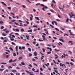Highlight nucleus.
Returning <instances> with one entry per match:
<instances>
[{
	"label": "nucleus",
	"instance_id": "nucleus-1",
	"mask_svg": "<svg viewBox=\"0 0 75 75\" xmlns=\"http://www.w3.org/2000/svg\"><path fill=\"white\" fill-rule=\"evenodd\" d=\"M1 3L3 4L4 6H7V5L5 4V3L3 1L1 2Z\"/></svg>",
	"mask_w": 75,
	"mask_h": 75
},
{
	"label": "nucleus",
	"instance_id": "nucleus-2",
	"mask_svg": "<svg viewBox=\"0 0 75 75\" xmlns=\"http://www.w3.org/2000/svg\"><path fill=\"white\" fill-rule=\"evenodd\" d=\"M35 19H36L37 20H38V21H39V20H40V18H39L38 17H35Z\"/></svg>",
	"mask_w": 75,
	"mask_h": 75
},
{
	"label": "nucleus",
	"instance_id": "nucleus-3",
	"mask_svg": "<svg viewBox=\"0 0 75 75\" xmlns=\"http://www.w3.org/2000/svg\"><path fill=\"white\" fill-rule=\"evenodd\" d=\"M16 65H17V63H14L12 64V66H13L14 67H16Z\"/></svg>",
	"mask_w": 75,
	"mask_h": 75
},
{
	"label": "nucleus",
	"instance_id": "nucleus-4",
	"mask_svg": "<svg viewBox=\"0 0 75 75\" xmlns=\"http://www.w3.org/2000/svg\"><path fill=\"white\" fill-rule=\"evenodd\" d=\"M64 66H65V65L63 64H62V63H60V66H62V67H64Z\"/></svg>",
	"mask_w": 75,
	"mask_h": 75
},
{
	"label": "nucleus",
	"instance_id": "nucleus-5",
	"mask_svg": "<svg viewBox=\"0 0 75 75\" xmlns=\"http://www.w3.org/2000/svg\"><path fill=\"white\" fill-rule=\"evenodd\" d=\"M36 51H35L34 52V55L35 56H37V55H38V54H37V53H36Z\"/></svg>",
	"mask_w": 75,
	"mask_h": 75
},
{
	"label": "nucleus",
	"instance_id": "nucleus-6",
	"mask_svg": "<svg viewBox=\"0 0 75 75\" xmlns=\"http://www.w3.org/2000/svg\"><path fill=\"white\" fill-rule=\"evenodd\" d=\"M9 63H11V62H13V60L12 59H10L8 61Z\"/></svg>",
	"mask_w": 75,
	"mask_h": 75
},
{
	"label": "nucleus",
	"instance_id": "nucleus-7",
	"mask_svg": "<svg viewBox=\"0 0 75 75\" xmlns=\"http://www.w3.org/2000/svg\"><path fill=\"white\" fill-rule=\"evenodd\" d=\"M32 31H33V30H32V29H30L29 30H28L27 31L29 33L32 32Z\"/></svg>",
	"mask_w": 75,
	"mask_h": 75
},
{
	"label": "nucleus",
	"instance_id": "nucleus-8",
	"mask_svg": "<svg viewBox=\"0 0 75 75\" xmlns=\"http://www.w3.org/2000/svg\"><path fill=\"white\" fill-rule=\"evenodd\" d=\"M26 37L27 40H30V38H29V36L28 35H26Z\"/></svg>",
	"mask_w": 75,
	"mask_h": 75
},
{
	"label": "nucleus",
	"instance_id": "nucleus-9",
	"mask_svg": "<svg viewBox=\"0 0 75 75\" xmlns=\"http://www.w3.org/2000/svg\"><path fill=\"white\" fill-rule=\"evenodd\" d=\"M2 35H3V36H6V35H7V34H4V32H3L2 33Z\"/></svg>",
	"mask_w": 75,
	"mask_h": 75
},
{
	"label": "nucleus",
	"instance_id": "nucleus-10",
	"mask_svg": "<svg viewBox=\"0 0 75 75\" xmlns=\"http://www.w3.org/2000/svg\"><path fill=\"white\" fill-rule=\"evenodd\" d=\"M12 72H17V70H12Z\"/></svg>",
	"mask_w": 75,
	"mask_h": 75
},
{
	"label": "nucleus",
	"instance_id": "nucleus-11",
	"mask_svg": "<svg viewBox=\"0 0 75 75\" xmlns=\"http://www.w3.org/2000/svg\"><path fill=\"white\" fill-rule=\"evenodd\" d=\"M10 40L11 41H14V39L13 38V37H12L10 39Z\"/></svg>",
	"mask_w": 75,
	"mask_h": 75
},
{
	"label": "nucleus",
	"instance_id": "nucleus-12",
	"mask_svg": "<svg viewBox=\"0 0 75 75\" xmlns=\"http://www.w3.org/2000/svg\"><path fill=\"white\" fill-rule=\"evenodd\" d=\"M1 64H3V65H5V64H7V63H6L1 62Z\"/></svg>",
	"mask_w": 75,
	"mask_h": 75
},
{
	"label": "nucleus",
	"instance_id": "nucleus-13",
	"mask_svg": "<svg viewBox=\"0 0 75 75\" xmlns=\"http://www.w3.org/2000/svg\"><path fill=\"white\" fill-rule=\"evenodd\" d=\"M21 65H25V63H24L23 62H21Z\"/></svg>",
	"mask_w": 75,
	"mask_h": 75
},
{
	"label": "nucleus",
	"instance_id": "nucleus-14",
	"mask_svg": "<svg viewBox=\"0 0 75 75\" xmlns=\"http://www.w3.org/2000/svg\"><path fill=\"white\" fill-rule=\"evenodd\" d=\"M17 54H16L15 53H13V56L14 57H16V56Z\"/></svg>",
	"mask_w": 75,
	"mask_h": 75
},
{
	"label": "nucleus",
	"instance_id": "nucleus-15",
	"mask_svg": "<svg viewBox=\"0 0 75 75\" xmlns=\"http://www.w3.org/2000/svg\"><path fill=\"white\" fill-rule=\"evenodd\" d=\"M15 30L16 31H17V32H19V31H20V30L18 29H15Z\"/></svg>",
	"mask_w": 75,
	"mask_h": 75
},
{
	"label": "nucleus",
	"instance_id": "nucleus-16",
	"mask_svg": "<svg viewBox=\"0 0 75 75\" xmlns=\"http://www.w3.org/2000/svg\"><path fill=\"white\" fill-rule=\"evenodd\" d=\"M22 58H23V57L21 56V57H19L18 59L19 60H20V59H22Z\"/></svg>",
	"mask_w": 75,
	"mask_h": 75
},
{
	"label": "nucleus",
	"instance_id": "nucleus-17",
	"mask_svg": "<svg viewBox=\"0 0 75 75\" xmlns=\"http://www.w3.org/2000/svg\"><path fill=\"white\" fill-rule=\"evenodd\" d=\"M3 28H4V26H2L1 27V28H0V29L1 30H3Z\"/></svg>",
	"mask_w": 75,
	"mask_h": 75
},
{
	"label": "nucleus",
	"instance_id": "nucleus-18",
	"mask_svg": "<svg viewBox=\"0 0 75 75\" xmlns=\"http://www.w3.org/2000/svg\"><path fill=\"white\" fill-rule=\"evenodd\" d=\"M16 51H18V47L17 46H16Z\"/></svg>",
	"mask_w": 75,
	"mask_h": 75
},
{
	"label": "nucleus",
	"instance_id": "nucleus-19",
	"mask_svg": "<svg viewBox=\"0 0 75 75\" xmlns=\"http://www.w3.org/2000/svg\"><path fill=\"white\" fill-rule=\"evenodd\" d=\"M25 71L26 72H27V73H32L28 71H27V70H25Z\"/></svg>",
	"mask_w": 75,
	"mask_h": 75
},
{
	"label": "nucleus",
	"instance_id": "nucleus-20",
	"mask_svg": "<svg viewBox=\"0 0 75 75\" xmlns=\"http://www.w3.org/2000/svg\"><path fill=\"white\" fill-rule=\"evenodd\" d=\"M10 13L11 14H12V15H13V16H15V15L14 14V13H13V12H11Z\"/></svg>",
	"mask_w": 75,
	"mask_h": 75
},
{
	"label": "nucleus",
	"instance_id": "nucleus-21",
	"mask_svg": "<svg viewBox=\"0 0 75 75\" xmlns=\"http://www.w3.org/2000/svg\"><path fill=\"white\" fill-rule=\"evenodd\" d=\"M68 21H69V18H68L66 21V22H67V23H68Z\"/></svg>",
	"mask_w": 75,
	"mask_h": 75
},
{
	"label": "nucleus",
	"instance_id": "nucleus-22",
	"mask_svg": "<svg viewBox=\"0 0 75 75\" xmlns=\"http://www.w3.org/2000/svg\"><path fill=\"white\" fill-rule=\"evenodd\" d=\"M17 59H15V60H13V62H16V61H17Z\"/></svg>",
	"mask_w": 75,
	"mask_h": 75
},
{
	"label": "nucleus",
	"instance_id": "nucleus-23",
	"mask_svg": "<svg viewBox=\"0 0 75 75\" xmlns=\"http://www.w3.org/2000/svg\"><path fill=\"white\" fill-rule=\"evenodd\" d=\"M54 23H55V25H57V22H56L55 21H54Z\"/></svg>",
	"mask_w": 75,
	"mask_h": 75
},
{
	"label": "nucleus",
	"instance_id": "nucleus-24",
	"mask_svg": "<svg viewBox=\"0 0 75 75\" xmlns=\"http://www.w3.org/2000/svg\"><path fill=\"white\" fill-rule=\"evenodd\" d=\"M47 54H51V52H47Z\"/></svg>",
	"mask_w": 75,
	"mask_h": 75
},
{
	"label": "nucleus",
	"instance_id": "nucleus-25",
	"mask_svg": "<svg viewBox=\"0 0 75 75\" xmlns=\"http://www.w3.org/2000/svg\"><path fill=\"white\" fill-rule=\"evenodd\" d=\"M3 42H7V40H4Z\"/></svg>",
	"mask_w": 75,
	"mask_h": 75
},
{
	"label": "nucleus",
	"instance_id": "nucleus-26",
	"mask_svg": "<svg viewBox=\"0 0 75 75\" xmlns=\"http://www.w3.org/2000/svg\"><path fill=\"white\" fill-rule=\"evenodd\" d=\"M28 50L29 51H31V48H28Z\"/></svg>",
	"mask_w": 75,
	"mask_h": 75
},
{
	"label": "nucleus",
	"instance_id": "nucleus-27",
	"mask_svg": "<svg viewBox=\"0 0 75 75\" xmlns=\"http://www.w3.org/2000/svg\"><path fill=\"white\" fill-rule=\"evenodd\" d=\"M8 69H10V68L11 69H12V67H11V66H9L8 67Z\"/></svg>",
	"mask_w": 75,
	"mask_h": 75
},
{
	"label": "nucleus",
	"instance_id": "nucleus-28",
	"mask_svg": "<svg viewBox=\"0 0 75 75\" xmlns=\"http://www.w3.org/2000/svg\"><path fill=\"white\" fill-rule=\"evenodd\" d=\"M32 55H33V54H31V53H30V54H29V57H31V56H32Z\"/></svg>",
	"mask_w": 75,
	"mask_h": 75
},
{
	"label": "nucleus",
	"instance_id": "nucleus-29",
	"mask_svg": "<svg viewBox=\"0 0 75 75\" xmlns=\"http://www.w3.org/2000/svg\"><path fill=\"white\" fill-rule=\"evenodd\" d=\"M22 7L23 8H26V6L25 5H22Z\"/></svg>",
	"mask_w": 75,
	"mask_h": 75
},
{
	"label": "nucleus",
	"instance_id": "nucleus-30",
	"mask_svg": "<svg viewBox=\"0 0 75 75\" xmlns=\"http://www.w3.org/2000/svg\"><path fill=\"white\" fill-rule=\"evenodd\" d=\"M22 48L23 49V50H24V49H25V46L22 47Z\"/></svg>",
	"mask_w": 75,
	"mask_h": 75
},
{
	"label": "nucleus",
	"instance_id": "nucleus-31",
	"mask_svg": "<svg viewBox=\"0 0 75 75\" xmlns=\"http://www.w3.org/2000/svg\"><path fill=\"white\" fill-rule=\"evenodd\" d=\"M21 31H22V32H23L24 31V29H23V28H22L21 29Z\"/></svg>",
	"mask_w": 75,
	"mask_h": 75
},
{
	"label": "nucleus",
	"instance_id": "nucleus-32",
	"mask_svg": "<svg viewBox=\"0 0 75 75\" xmlns=\"http://www.w3.org/2000/svg\"><path fill=\"white\" fill-rule=\"evenodd\" d=\"M60 29L61 30H65V29H64V28H62V27Z\"/></svg>",
	"mask_w": 75,
	"mask_h": 75
},
{
	"label": "nucleus",
	"instance_id": "nucleus-33",
	"mask_svg": "<svg viewBox=\"0 0 75 75\" xmlns=\"http://www.w3.org/2000/svg\"><path fill=\"white\" fill-rule=\"evenodd\" d=\"M43 58H44V56H42V57H41V60H42V59H43Z\"/></svg>",
	"mask_w": 75,
	"mask_h": 75
},
{
	"label": "nucleus",
	"instance_id": "nucleus-34",
	"mask_svg": "<svg viewBox=\"0 0 75 75\" xmlns=\"http://www.w3.org/2000/svg\"><path fill=\"white\" fill-rule=\"evenodd\" d=\"M11 21V22H14L15 21H16L15 20H12Z\"/></svg>",
	"mask_w": 75,
	"mask_h": 75
},
{
	"label": "nucleus",
	"instance_id": "nucleus-35",
	"mask_svg": "<svg viewBox=\"0 0 75 75\" xmlns=\"http://www.w3.org/2000/svg\"><path fill=\"white\" fill-rule=\"evenodd\" d=\"M11 43L12 44V45H16V44L14 43L13 42H11Z\"/></svg>",
	"mask_w": 75,
	"mask_h": 75
},
{
	"label": "nucleus",
	"instance_id": "nucleus-36",
	"mask_svg": "<svg viewBox=\"0 0 75 75\" xmlns=\"http://www.w3.org/2000/svg\"><path fill=\"white\" fill-rule=\"evenodd\" d=\"M14 23L17 25H19V24L16 22H14Z\"/></svg>",
	"mask_w": 75,
	"mask_h": 75
},
{
	"label": "nucleus",
	"instance_id": "nucleus-37",
	"mask_svg": "<svg viewBox=\"0 0 75 75\" xmlns=\"http://www.w3.org/2000/svg\"><path fill=\"white\" fill-rule=\"evenodd\" d=\"M9 49L10 50H11V51H13V48H11V47H9Z\"/></svg>",
	"mask_w": 75,
	"mask_h": 75
},
{
	"label": "nucleus",
	"instance_id": "nucleus-38",
	"mask_svg": "<svg viewBox=\"0 0 75 75\" xmlns=\"http://www.w3.org/2000/svg\"><path fill=\"white\" fill-rule=\"evenodd\" d=\"M50 25L51 27L52 28H54V27L52 26V25H51V24H50Z\"/></svg>",
	"mask_w": 75,
	"mask_h": 75
},
{
	"label": "nucleus",
	"instance_id": "nucleus-39",
	"mask_svg": "<svg viewBox=\"0 0 75 75\" xmlns=\"http://www.w3.org/2000/svg\"><path fill=\"white\" fill-rule=\"evenodd\" d=\"M40 6H41L42 7H45V5L43 4H41Z\"/></svg>",
	"mask_w": 75,
	"mask_h": 75
},
{
	"label": "nucleus",
	"instance_id": "nucleus-40",
	"mask_svg": "<svg viewBox=\"0 0 75 75\" xmlns=\"http://www.w3.org/2000/svg\"><path fill=\"white\" fill-rule=\"evenodd\" d=\"M64 36H66V35L67 36H69V35H68V34H65L64 35Z\"/></svg>",
	"mask_w": 75,
	"mask_h": 75
},
{
	"label": "nucleus",
	"instance_id": "nucleus-41",
	"mask_svg": "<svg viewBox=\"0 0 75 75\" xmlns=\"http://www.w3.org/2000/svg\"><path fill=\"white\" fill-rule=\"evenodd\" d=\"M6 33H9V31L8 30H7L6 31Z\"/></svg>",
	"mask_w": 75,
	"mask_h": 75
},
{
	"label": "nucleus",
	"instance_id": "nucleus-42",
	"mask_svg": "<svg viewBox=\"0 0 75 75\" xmlns=\"http://www.w3.org/2000/svg\"><path fill=\"white\" fill-rule=\"evenodd\" d=\"M55 30H57V31H59V29L57 28H55Z\"/></svg>",
	"mask_w": 75,
	"mask_h": 75
},
{
	"label": "nucleus",
	"instance_id": "nucleus-43",
	"mask_svg": "<svg viewBox=\"0 0 75 75\" xmlns=\"http://www.w3.org/2000/svg\"><path fill=\"white\" fill-rule=\"evenodd\" d=\"M7 30V28H5L4 29L2 30L3 31H6Z\"/></svg>",
	"mask_w": 75,
	"mask_h": 75
},
{
	"label": "nucleus",
	"instance_id": "nucleus-44",
	"mask_svg": "<svg viewBox=\"0 0 75 75\" xmlns=\"http://www.w3.org/2000/svg\"><path fill=\"white\" fill-rule=\"evenodd\" d=\"M42 50L43 51V52H45V49L44 48L42 49Z\"/></svg>",
	"mask_w": 75,
	"mask_h": 75
},
{
	"label": "nucleus",
	"instance_id": "nucleus-45",
	"mask_svg": "<svg viewBox=\"0 0 75 75\" xmlns=\"http://www.w3.org/2000/svg\"><path fill=\"white\" fill-rule=\"evenodd\" d=\"M30 21H32L33 20V18L31 17H30Z\"/></svg>",
	"mask_w": 75,
	"mask_h": 75
},
{
	"label": "nucleus",
	"instance_id": "nucleus-46",
	"mask_svg": "<svg viewBox=\"0 0 75 75\" xmlns=\"http://www.w3.org/2000/svg\"><path fill=\"white\" fill-rule=\"evenodd\" d=\"M69 43H72L73 42H72V41H69Z\"/></svg>",
	"mask_w": 75,
	"mask_h": 75
},
{
	"label": "nucleus",
	"instance_id": "nucleus-47",
	"mask_svg": "<svg viewBox=\"0 0 75 75\" xmlns=\"http://www.w3.org/2000/svg\"><path fill=\"white\" fill-rule=\"evenodd\" d=\"M56 21H59V22L60 21V20H59L58 19H56Z\"/></svg>",
	"mask_w": 75,
	"mask_h": 75
},
{
	"label": "nucleus",
	"instance_id": "nucleus-48",
	"mask_svg": "<svg viewBox=\"0 0 75 75\" xmlns=\"http://www.w3.org/2000/svg\"><path fill=\"white\" fill-rule=\"evenodd\" d=\"M7 8L8 9H9V10H11V7H8Z\"/></svg>",
	"mask_w": 75,
	"mask_h": 75
},
{
	"label": "nucleus",
	"instance_id": "nucleus-49",
	"mask_svg": "<svg viewBox=\"0 0 75 75\" xmlns=\"http://www.w3.org/2000/svg\"><path fill=\"white\" fill-rule=\"evenodd\" d=\"M44 8L47 9V8H48V7L47 6H45V7H44Z\"/></svg>",
	"mask_w": 75,
	"mask_h": 75
},
{
	"label": "nucleus",
	"instance_id": "nucleus-50",
	"mask_svg": "<svg viewBox=\"0 0 75 75\" xmlns=\"http://www.w3.org/2000/svg\"><path fill=\"white\" fill-rule=\"evenodd\" d=\"M39 41H40V42H41V41L43 42V41L42 40H41L40 39H39Z\"/></svg>",
	"mask_w": 75,
	"mask_h": 75
},
{
	"label": "nucleus",
	"instance_id": "nucleus-51",
	"mask_svg": "<svg viewBox=\"0 0 75 75\" xmlns=\"http://www.w3.org/2000/svg\"><path fill=\"white\" fill-rule=\"evenodd\" d=\"M15 35H19V34L17 33H15Z\"/></svg>",
	"mask_w": 75,
	"mask_h": 75
},
{
	"label": "nucleus",
	"instance_id": "nucleus-52",
	"mask_svg": "<svg viewBox=\"0 0 75 75\" xmlns=\"http://www.w3.org/2000/svg\"><path fill=\"white\" fill-rule=\"evenodd\" d=\"M66 64H68V65H69V62H66Z\"/></svg>",
	"mask_w": 75,
	"mask_h": 75
},
{
	"label": "nucleus",
	"instance_id": "nucleus-53",
	"mask_svg": "<svg viewBox=\"0 0 75 75\" xmlns=\"http://www.w3.org/2000/svg\"><path fill=\"white\" fill-rule=\"evenodd\" d=\"M40 70L41 71H43V70L42 69V68H40Z\"/></svg>",
	"mask_w": 75,
	"mask_h": 75
},
{
	"label": "nucleus",
	"instance_id": "nucleus-54",
	"mask_svg": "<svg viewBox=\"0 0 75 75\" xmlns=\"http://www.w3.org/2000/svg\"><path fill=\"white\" fill-rule=\"evenodd\" d=\"M70 60L71 61H73V62H74V59H71Z\"/></svg>",
	"mask_w": 75,
	"mask_h": 75
},
{
	"label": "nucleus",
	"instance_id": "nucleus-55",
	"mask_svg": "<svg viewBox=\"0 0 75 75\" xmlns=\"http://www.w3.org/2000/svg\"><path fill=\"white\" fill-rule=\"evenodd\" d=\"M32 61H36V60H35V59H32Z\"/></svg>",
	"mask_w": 75,
	"mask_h": 75
},
{
	"label": "nucleus",
	"instance_id": "nucleus-56",
	"mask_svg": "<svg viewBox=\"0 0 75 75\" xmlns=\"http://www.w3.org/2000/svg\"><path fill=\"white\" fill-rule=\"evenodd\" d=\"M29 75H34V74H31V73H30L29 74Z\"/></svg>",
	"mask_w": 75,
	"mask_h": 75
},
{
	"label": "nucleus",
	"instance_id": "nucleus-57",
	"mask_svg": "<svg viewBox=\"0 0 75 75\" xmlns=\"http://www.w3.org/2000/svg\"><path fill=\"white\" fill-rule=\"evenodd\" d=\"M70 64H71V66H73V64L71 62L70 63Z\"/></svg>",
	"mask_w": 75,
	"mask_h": 75
},
{
	"label": "nucleus",
	"instance_id": "nucleus-58",
	"mask_svg": "<svg viewBox=\"0 0 75 75\" xmlns=\"http://www.w3.org/2000/svg\"><path fill=\"white\" fill-rule=\"evenodd\" d=\"M52 2L54 3H55V1L54 0H53L52 1Z\"/></svg>",
	"mask_w": 75,
	"mask_h": 75
},
{
	"label": "nucleus",
	"instance_id": "nucleus-59",
	"mask_svg": "<svg viewBox=\"0 0 75 75\" xmlns=\"http://www.w3.org/2000/svg\"><path fill=\"white\" fill-rule=\"evenodd\" d=\"M3 70H4V69H0V71H3Z\"/></svg>",
	"mask_w": 75,
	"mask_h": 75
},
{
	"label": "nucleus",
	"instance_id": "nucleus-60",
	"mask_svg": "<svg viewBox=\"0 0 75 75\" xmlns=\"http://www.w3.org/2000/svg\"><path fill=\"white\" fill-rule=\"evenodd\" d=\"M20 73H17L16 74V75H20Z\"/></svg>",
	"mask_w": 75,
	"mask_h": 75
},
{
	"label": "nucleus",
	"instance_id": "nucleus-61",
	"mask_svg": "<svg viewBox=\"0 0 75 75\" xmlns=\"http://www.w3.org/2000/svg\"><path fill=\"white\" fill-rule=\"evenodd\" d=\"M3 21H0V24H3Z\"/></svg>",
	"mask_w": 75,
	"mask_h": 75
},
{
	"label": "nucleus",
	"instance_id": "nucleus-62",
	"mask_svg": "<svg viewBox=\"0 0 75 75\" xmlns=\"http://www.w3.org/2000/svg\"><path fill=\"white\" fill-rule=\"evenodd\" d=\"M42 34L44 35H45V36H46V34H45L44 33H42Z\"/></svg>",
	"mask_w": 75,
	"mask_h": 75
},
{
	"label": "nucleus",
	"instance_id": "nucleus-63",
	"mask_svg": "<svg viewBox=\"0 0 75 75\" xmlns=\"http://www.w3.org/2000/svg\"><path fill=\"white\" fill-rule=\"evenodd\" d=\"M58 17H59V18H61V16H60L59 15V14H58Z\"/></svg>",
	"mask_w": 75,
	"mask_h": 75
},
{
	"label": "nucleus",
	"instance_id": "nucleus-64",
	"mask_svg": "<svg viewBox=\"0 0 75 75\" xmlns=\"http://www.w3.org/2000/svg\"><path fill=\"white\" fill-rule=\"evenodd\" d=\"M25 22L27 23V24H29V22L27 21H25Z\"/></svg>",
	"mask_w": 75,
	"mask_h": 75
}]
</instances>
